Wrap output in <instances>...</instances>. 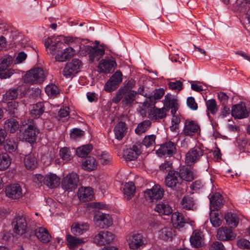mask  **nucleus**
<instances>
[{"mask_svg": "<svg viewBox=\"0 0 250 250\" xmlns=\"http://www.w3.org/2000/svg\"><path fill=\"white\" fill-rule=\"evenodd\" d=\"M133 81H129L128 83V84L131 85L129 87L125 86L120 87L113 98L112 102L115 104H118L122 100V103L124 106H131L135 101L137 95L136 91L130 89L133 87Z\"/></svg>", "mask_w": 250, "mask_h": 250, "instance_id": "1", "label": "nucleus"}, {"mask_svg": "<svg viewBox=\"0 0 250 250\" xmlns=\"http://www.w3.org/2000/svg\"><path fill=\"white\" fill-rule=\"evenodd\" d=\"M165 184L175 192L177 196L181 195L184 192L183 181L180 174L176 171H170L165 178Z\"/></svg>", "mask_w": 250, "mask_h": 250, "instance_id": "2", "label": "nucleus"}, {"mask_svg": "<svg viewBox=\"0 0 250 250\" xmlns=\"http://www.w3.org/2000/svg\"><path fill=\"white\" fill-rule=\"evenodd\" d=\"M46 74L41 67H35L27 71L24 80L26 83L32 84L41 83L45 80Z\"/></svg>", "mask_w": 250, "mask_h": 250, "instance_id": "3", "label": "nucleus"}, {"mask_svg": "<svg viewBox=\"0 0 250 250\" xmlns=\"http://www.w3.org/2000/svg\"><path fill=\"white\" fill-rule=\"evenodd\" d=\"M130 249L136 250L144 248L147 243L146 237L142 232H134L131 233L127 239Z\"/></svg>", "mask_w": 250, "mask_h": 250, "instance_id": "4", "label": "nucleus"}, {"mask_svg": "<svg viewBox=\"0 0 250 250\" xmlns=\"http://www.w3.org/2000/svg\"><path fill=\"white\" fill-rule=\"evenodd\" d=\"M23 139L30 143H34L37 135L39 133V130L35 121L32 119L28 120L27 122L23 125Z\"/></svg>", "mask_w": 250, "mask_h": 250, "instance_id": "5", "label": "nucleus"}, {"mask_svg": "<svg viewBox=\"0 0 250 250\" xmlns=\"http://www.w3.org/2000/svg\"><path fill=\"white\" fill-rule=\"evenodd\" d=\"M204 153V150L202 148L199 146H196L190 149L186 153L185 162L188 166L194 165L200 160Z\"/></svg>", "mask_w": 250, "mask_h": 250, "instance_id": "6", "label": "nucleus"}, {"mask_svg": "<svg viewBox=\"0 0 250 250\" xmlns=\"http://www.w3.org/2000/svg\"><path fill=\"white\" fill-rule=\"evenodd\" d=\"M28 219L26 216L22 215L16 216L12 221L14 232L19 235L24 234L26 231Z\"/></svg>", "mask_w": 250, "mask_h": 250, "instance_id": "7", "label": "nucleus"}, {"mask_svg": "<svg viewBox=\"0 0 250 250\" xmlns=\"http://www.w3.org/2000/svg\"><path fill=\"white\" fill-rule=\"evenodd\" d=\"M164 193L163 188L159 185H155L151 188L145 190L144 196L146 200L155 202L161 199L164 196Z\"/></svg>", "mask_w": 250, "mask_h": 250, "instance_id": "8", "label": "nucleus"}, {"mask_svg": "<svg viewBox=\"0 0 250 250\" xmlns=\"http://www.w3.org/2000/svg\"><path fill=\"white\" fill-rule=\"evenodd\" d=\"M114 235L109 231L101 230L93 238V242L99 246H104L113 242Z\"/></svg>", "mask_w": 250, "mask_h": 250, "instance_id": "9", "label": "nucleus"}, {"mask_svg": "<svg viewBox=\"0 0 250 250\" xmlns=\"http://www.w3.org/2000/svg\"><path fill=\"white\" fill-rule=\"evenodd\" d=\"M83 49L89 54V60L92 62L98 61L105 53L103 46L85 45L83 46Z\"/></svg>", "mask_w": 250, "mask_h": 250, "instance_id": "10", "label": "nucleus"}, {"mask_svg": "<svg viewBox=\"0 0 250 250\" xmlns=\"http://www.w3.org/2000/svg\"><path fill=\"white\" fill-rule=\"evenodd\" d=\"M199 124L194 121L186 120L181 134L186 136L192 137L200 133Z\"/></svg>", "mask_w": 250, "mask_h": 250, "instance_id": "11", "label": "nucleus"}, {"mask_svg": "<svg viewBox=\"0 0 250 250\" xmlns=\"http://www.w3.org/2000/svg\"><path fill=\"white\" fill-rule=\"evenodd\" d=\"M44 45L48 53L51 54H57L60 51L64 46L63 42L58 41L57 39L54 37L48 38L45 41Z\"/></svg>", "mask_w": 250, "mask_h": 250, "instance_id": "12", "label": "nucleus"}, {"mask_svg": "<svg viewBox=\"0 0 250 250\" xmlns=\"http://www.w3.org/2000/svg\"><path fill=\"white\" fill-rule=\"evenodd\" d=\"M79 177L78 175L74 172L67 175L62 180V186L63 189L66 190L72 191L77 187Z\"/></svg>", "mask_w": 250, "mask_h": 250, "instance_id": "13", "label": "nucleus"}, {"mask_svg": "<svg viewBox=\"0 0 250 250\" xmlns=\"http://www.w3.org/2000/svg\"><path fill=\"white\" fill-rule=\"evenodd\" d=\"M116 65L115 60L112 57H106L100 62L98 69L100 72L107 74L113 71Z\"/></svg>", "mask_w": 250, "mask_h": 250, "instance_id": "14", "label": "nucleus"}, {"mask_svg": "<svg viewBox=\"0 0 250 250\" xmlns=\"http://www.w3.org/2000/svg\"><path fill=\"white\" fill-rule=\"evenodd\" d=\"M5 194L7 197L12 199H20L24 195L22 188L19 184L8 185L5 188Z\"/></svg>", "mask_w": 250, "mask_h": 250, "instance_id": "15", "label": "nucleus"}, {"mask_svg": "<svg viewBox=\"0 0 250 250\" xmlns=\"http://www.w3.org/2000/svg\"><path fill=\"white\" fill-rule=\"evenodd\" d=\"M189 242L192 248H202L205 244V237L203 232L198 229L193 230L190 237Z\"/></svg>", "mask_w": 250, "mask_h": 250, "instance_id": "16", "label": "nucleus"}, {"mask_svg": "<svg viewBox=\"0 0 250 250\" xmlns=\"http://www.w3.org/2000/svg\"><path fill=\"white\" fill-rule=\"evenodd\" d=\"M232 116L237 119H243L249 116V112L246 109L245 104L244 102L236 104L231 108Z\"/></svg>", "mask_w": 250, "mask_h": 250, "instance_id": "17", "label": "nucleus"}, {"mask_svg": "<svg viewBox=\"0 0 250 250\" xmlns=\"http://www.w3.org/2000/svg\"><path fill=\"white\" fill-rule=\"evenodd\" d=\"M176 150L175 144L169 141L161 145L160 148L157 150V153L159 155L170 157L175 153Z\"/></svg>", "mask_w": 250, "mask_h": 250, "instance_id": "18", "label": "nucleus"}, {"mask_svg": "<svg viewBox=\"0 0 250 250\" xmlns=\"http://www.w3.org/2000/svg\"><path fill=\"white\" fill-rule=\"evenodd\" d=\"M167 110L166 107H152L148 113V117L151 121H158L164 119L167 115Z\"/></svg>", "mask_w": 250, "mask_h": 250, "instance_id": "19", "label": "nucleus"}, {"mask_svg": "<svg viewBox=\"0 0 250 250\" xmlns=\"http://www.w3.org/2000/svg\"><path fill=\"white\" fill-rule=\"evenodd\" d=\"M164 104L167 111L171 109L172 114H175L178 110V100L171 94L168 93L165 96Z\"/></svg>", "mask_w": 250, "mask_h": 250, "instance_id": "20", "label": "nucleus"}, {"mask_svg": "<svg viewBox=\"0 0 250 250\" xmlns=\"http://www.w3.org/2000/svg\"><path fill=\"white\" fill-rule=\"evenodd\" d=\"M94 219L97 225L100 226L102 223L103 224L101 227L102 228L109 227L113 223L111 216L106 213H99L94 217Z\"/></svg>", "mask_w": 250, "mask_h": 250, "instance_id": "21", "label": "nucleus"}, {"mask_svg": "<svg viewBox=\"0 0 250 250\" xmlns=\"http://www.w3.org/2000/svg\"><path fill=\"white\" fill-rule=\"evenodd\" d=\"M141 153L140 146L134 145L132 147L125 150L123 156L126 161H130L135 160Z\"/></svg>", "mask_w": 250, "mask_h": 250, "instance_id": "22", "label": "nucleus"}, {"mask_svg": "<svg viewBox=\"0 0 250 250\" xmlns=\"http://www.w3.org/2000/svg\"><path fill=\"white\" fill-rule=\"evenodd\" d=\"M165 94L163 89H156L154 91V94L147 97L144 103V105L146 107H149L154 105L156 102V100H159L162 98Z\"/></svg>", "mask_w": 250, "mask_h": 250, "instance_id": "23", "label": "nucleus"}, {"mask_svg": "<svg viewBox=\"0 0 250 250\" xmlns=\"http://www.w3.org/2000/svg\"><path fill=\"white\" fill-rule=\"evenodd\" d=\"M89 229L87 223H74L71 227V231L75 236L81 235L86 232Z\"/></svg>", "mask_w": 250, "mask_h": 250, "instance_id": "24", "label": "nucleus"}, {"mask_svg": "<svg viewBox=\"0 0 250 250\" xmlns=\"http://www.w3.org/2000/svg\"><path fill=\"white\" fill-rule=\"evenodd\" d=\"M189 219L184 217L181 213L174 212L171 216V221L176 228H181L184 227L185 224L188 223Z\"/></svg>", "mask_w": 250, "mask_h": 250, "instance_id": "25", "label": "nucleus"}, {"mask_svg": "<svg viewBox=\"0 0 250 250\" xmlns=\"http://www.w3.org/2000/svg\"><path fill=\"white\" fill-rule=\"evenodd\" d=\"M217 237L220 240L226 241L234 239L235 235L231 229L227 227H221L217 231Z\"/></svg>", "mask_w": 250, "mask_h": 250, "instance_id": "26", "label": "nucleus"}, {"mask_svg": "<svg viewBox=\"0 0 250 250\" xmlns=\"http://www.w3.org/2000/svg\"><path fill=\"white\" fill-rule=\"evenodd\" d=\"M67 247L71 250H75L84 243L83 239L68 234L66 235Z\"/></svg>", "mask_w": 250, "mask_h": 250, "instance_id": "27", "label": "nucleus"}, {"mask_svg": "<svg viewBox=\"0 0 250 250\" xmlns=\"http://www.w3.org/2000/svg\"><path fill=\"white\" fill-rule=\"evenodd\" d=\"M127 127L126 124L120 122L116 124L114 128L115 137L118 140H121L125 136L127 132Z\"/></svg>", "mask_w": 250, "mask_h": 250, "instance_id": "28", "label": "nucleus"}, {"mask_svg": "<svg viewBox=\"0 0 250 250\" xmlns=\"http://www.w3.org/2000/svg\"><path fill=\"white\" fill-rule=\"evenodd\" d=\"M75 51L72 47L66 48L63 52H59L55 56V60L57 62H65L71 58L75 54Z\"/></svg>", "mask_w": 250, "mask_h": 250, "instance_id": "29", "label": "nucleus"}, {"mask_svg": "<svg viewBox=\"0 0 250 250\" xmlns=\"http://www.w3.org/2000/svg\"><path fill=\"white\" fill-rule=\"evenodd\" d=\"M93 191L90 187L83 188L79 189L78 196L81 201L87 202L91 200L93 197Z\"/></svg>", "mask_w": 250, "mask_h": 250, "instance_id": "30", "label": "nucleus"}, {"mask_svg": "<svg viewBox=\"0 0 250 250\" xmlns=\"http://www.w3.org/2000/svg\"><path fill=\"white\" fill-rule=\"evenodd\" d=\"M60 179L55 174L48 173L44 177V184L51 188L57 187L60 184Z\"/></svg>", "mask_w": 250, "mask_h": 250, "instance_id": "31", "label": "nucleus"}, {"mask_svg": "<svg viewBox=\"0 0 250 250\" xmlns=\"http://www.w3.org/2000/svg\"><path fill=\"white\" fill-rule=\"evenodd\" d=\"M210 207L215 209L220 208L223 205L224 201L223 196L218 192L215 193L209 198Z\"/></svg>", "mask_w": 250, "mask_h": 250, "instance_id": "32", "label": "nucleus"}, {"mask_svg": "<svg viewBox=\"0 0 250 250\" xmlns=\"http://www.w3.org/2000/svg\"><path fill=\"white\" fill-rule=\"evenodd\" d=\"M35 235L43 243L49 242L51 239V235L47 229L43 227H40L36 229Z\"/></svg>", "mask_w": 250, "mask_h": 250, "instance_id": "33", "label": "nucleus"}, {"mask_svg": "<svg viewBox=\"0 0 250 250\" xmlns=\"http://www.w3.org/2000/svg\"><path fill=\"white\" fill-rule=\"evenodd\" d=\"M18 140L17 138H8L6 140L4 144V149L9 153L16 152L18 150Z\"/></svg>", "mask_w": 250, "mask_h": 250, "instance_id": "34", "label": "nucleus"}, {"mask_svg": "<svg viewBox=\"0 0 250 250\" xmlns=\"http://www.w3.org/2000/svg\"><path fill=\"white\" fill-rule=\"evenodd\" d=\"M180 176L182 180L190 182L196 178V174L190 167H187L180 169Z\"/></svg>", "mask_w": 250, "mask_h": 250, "instance_id": "35", "label": "nucleus"}, {"mask_svg": "<svg viewBox=\"0 0 250 250\" xmlns=\"http://www.w3.org/2000/svg\"><path fill=\"white\" fill-rule=\"evenodd\" d=\"M135 190V187L132 182L125 183L123 189L125 198L127 200L132 198L134 195Z\"/></svg>", "mask_w": 250, "mask_h": 250, "instance_id": "36", "label": "nucleus"}, {"mask_svg": "<svg viewBox=\"0 0 250 250\" xmlns=\"http://www.w3.org/2000/svg\"><path fill=\"white\" fill-rule=\"evenodd\" d=\"M97 167V162L93 157H86L83 162L82 167L84 170L92 171L95 170Z\"/></svg>", "mask_w": 250, "mask_h": 250, "instance_id": "37", "label": "nucleus"}, {"mask_svg": "<svg viewBox=\"0 0 250 250\" xmlns=\"http://www.w3.org/2000/svg\"><path fill=\"white\" fill-rule=\"evenodd\" d=\"M21 91V87L18 86L15 88H11L3 96V100L5 102H8L10 100L16 99L18 95L19 92Z\"/></svg>", "mask_w": 250, "mask_h": 250, "instance_id": "38", "label": "nucleus"}, {"mask_svg": "<svg viewBox=\"0 0 250 250\" xmlns=\"http://www.w3.org/2000/svg\"><path fill=\"white\" fill-rule=\"evenodd\" d=\"M44 111V104L42 102H38L33 105V108L31 110L30 114L35 118H39Z\"/></svg>", "mask_w": 250, "mask_h": 250, "instance_id": "39", "label": "nucleus"}, {"mask_svg": "<svg viewBox=\"0 0 250 250\" xmlns=\"http://www.w3.org/2000/svg\"><path fill=\"white\" fill-rule=\"evenodd\" d=\"M19 123L14 119L7 120L4 124V129L12 133H14L19 128Z\"/></svg>", "mask_w": 250, "mask_h": 250, "instance_id": "40", "label": "nucleus"}, {"mask_svg": "<svg viewBox=\"0 0 250 250\" xmlns=\"http://www.w3.org/2000/svg\"><path fill=\"white\" fill-rule=\"evenodd\" d=\"M24 163L27 169H34L37 165L36 158L33 154L26 155L24 158Z\"/></svg>", "mask_w": 250, "mask_h": 250, "instance_id": "41", "label": "nucleus"}, {"mask_svg": "<svg viewBox=\"0 0 250 250\" xmlns=\"http://www.w3.org/2000/svg\"><path fill=\"white\" fill-rule=\"evenodd\" d=\"M155 210L161 215H168L172 213V209L167 204L160 203L156 205Z\"/></svg>", "mask_w": 250, "mask_h": 250, "instance_id": "42", "label": "nucleus"}, {"mask_svg": "<svg viewBox=\"0 0 250 250\" xmlns=\"http://www.w3.org/2000/svg\"><path fill=\"white\" fill-rule=\"evenodd\" d=\"M183 209L186 210H193L195 208L194 202L192 197L188 196H185L181 202Z\"/></svg>", "mask_w": 250, "mask_h": 250, "instance_id": "43", "label": "nucleus"}, {"mask_svg": "<svg viewBox=\"0 0 250 250\" xmlns=\"http://www.w3.org/2000/svg\"><path fill=\"white\" fill-rule=\"evenodd\" d=\"M11 164V159L6 153L0 154V170L3 171L7 169Z\"/></svg>", "mask_w": 250, "mask_h": 250, "instance_id": "44", "label": "nucleus"}, {"mask_svg": "<svg viewBox=\"0 0 250 250\" xmlns=\"http://www.w3.org/2000/svg\"><path fill=\"white\" fill-rule=\"evenodd\" d=\"M227 224L231 227L235 228L237 226L239 220L236 214L231 212L227 213L225 217Z\"/></svg>", "mask_w": 250, "mask_h": 250, "instance_id": "45", "label": "nucleus"}, {"mask_svg": "<svg viewBox=\"0 0 250 250\" xmlns=\"http://www.w3.org/2000/svg\"><path fill=\"white\" fill-rule=\"evenodd\" d=\"M151 122L149 120H146L139 123L135 129V132L138 134L145 133L150 127Z\"/></svg>", "mask_w": 250, "mask_h": 250, "instance_id": "46", "label": "nucleus"}, {"mask_svg": "<svg viewBox=\"0 0 250 250\" xmlns=\"http://www.w3.org/2000/svg\"><path fill=\"white\" fill-rule=\"evenodd\" d=\"M92 149V146L91 145H84L77 148L76 153L78 156L84 157L91 152Z\"/></svg>", "mask_w": 250, "mask_h": 250, "instance_id": "47", "label": "nucleus"}, {"mask_svg": "<svg viewBox=\"0 0 250 250\" xmlns=\"http://www.w3.org/2000/svg\"><path fill=\"white\" fill-rule=\"evenodd\" d=\"M173 236V230L170 228H164L159 232V236L165 241L171 239Z\"/></svg>", "mask_w": 250, "mask_h": 250, "instance_id": "48", "label": "nucleus"}, {"mask_svg": "<svg viewBox=\"0 0 250 250\" xmlns=\"http://www.w3.org/2000/svg\"><path fill=\"white\" fill-rule=\"evenodd\" d=\"M7 106L6 110L8 113L13 117L16 116L18 113V103L13 101L11 102H7Z\"/></svg>", "mask_w": 250, "mask_h": 250, "instance_id": "49", "label": "nucleus"}, {"mask_svg": "<svg viewBox=\"0 0 250 250\" xmlns=\"http://www.w3.org/2000/svg\"><path fill=\"white\" fill-rule=\"evenodd\" d=\"M13 61L12 57L10 55H5L0 59V69H7Z\"/></svg>", "mask_w": 250, "mask_h": 250, "instance_id": "50", "label": "nucleus"}, {"mask_svg": "<svg viewBox=\"0 0 250 250\" xmlns=\"http://www.w3.org/2000/svg\"><path fill=\"white\" fill-rule=\"evenodd\" d=\"M156 136L152 134L146 136L143 140V144L146 147H153L155 145Z\"/></svg>", "mask_w": 250, "mask_h": 250, "instance_id": "51", "label": "nucleus"}, {"mask_svg": "<svg viewBox=\"0 0 250 250\" xmlns=\"http://www.w3.org/2000/svg\"><path fill=\"white\" fill-rule=\"evenodd\" d=\"M206 105L208 111L212 114H215L217 110L218 107L216 102L214 99H210L206 101Z\"/></svg>", "mask_w": 250, "mask_h": 250, "instance_id": "52", "label": "nucleus"}, {"mask_svg": "<svg viewBox=\"0 0 250 250\" xmlns=\"http://www.w3.org/2000/svg\"><path fill=\"white\" fill-rule=\"evenodd\" d=\"M210 221L213 227H218L221 225L222 220L219 217L218 213L211 212L210 213Z\"/></svg>", "mask_w": 250, "mask_h": 250, "instance_id": "53", "label": "nucleus"}, {"mask_svg": "<svg viewBox=\"0 0 250 250\" xmlns=\"http://www.w3.org/2000/svg\"><path fill=\"white\" fill-rule=\"evenodd\" d=\"M45 91L48 96H56L60 93L59 88L55 84H49L46 86Z\"/></svg>", "mask_w": 250, "mask_h": 250, "instance_id": "54", "label": "nucleus"}, {"mask_svg": "<svg viewBox=\"0 0 250 250\" xmlns=\"http://www.w3.org/2000/svg\"><path fill=\"white\" fill-rule=\"evenodd\" d=\"M66 64H67V67L71 69V71H75L77 73L82 65V62L79 59H74L70 62Z\"/></svg>", "mask_w": 250, "mask_h": 250, "instance_id": "55", "label": "nucleus"}, {"mask_svg": "<svg viewBox=\"0 0 250 250\" xmlns=\"http://www.w3.org/2000/svg\"><path fill=\"white\" fill-rule=\"evenodd\" d=\"M60 154L61 158L66 161L70 160L72 158V155L70 149L67 147H63L61 149Z\"/></svg>", "mask_w": 250, "mask_h": 250, "instance_id": "56", "label": "nucleus"}, {"mask_svg": "<svg viewBox=\"0 0 250 250\" xmlns=\"http://www.w3.org/2000/svg\"><path fill=\"white\" fill-rule=\"evenodd\" d=\"M173 116L171 119V125L170 126V130L172 131H175L179 128V124L181 120L180 117L175 114H172Z\"/></svg>", "mask_w": 250, "mask_h": 250, "instance_id": "57", "label": "nucleus"}, {"mask_svg": "<svg viewBox=\"0 0 250 250\" xmlns=\"http://www.w3.org/2000/svg\"><path fill=\"white\" fill-rule=\"evenodd\" d=\"M168 87L171 90H174L178 92L181 91L183 88V83L180 81L175 82H170L168 83Z\"/></svg>", "mask_w": 250, "mask_h": 250, "instance_id": "58", "label": "nucleus"}, {"mask_svg": "<svg viewBox=\"0 0 250 250\" xmlns=\"http://www.w3.org/2000/svg\"><path fill=\"white\" fill-rule=\"evenodd\" d=\"M15 71L12 69H0V78L1 79L10 78Z\"/></svg>", "mask_w": 250, "mask_h": 250, "instance_id": "59", "label": "nucleus"}, {"mask_svg": "<svg viewBox=\"0 0 250 250\" xmlns=\"http://www.w3.org/2000/svg\"><path fill=\"white\" fill-rule=\"evenodd\" d=\"M111 160V157L107 152H104L100 156V161L103 165L109 164Z\"/></svg>", "mask_w": 250, "mask_h": 250, "instance_id": "60", "label": "nucleus"}, {"mask_svg": "<svg viewBox=\"0 0 250 250\" xmlns=\"http://www.w3.org/2000/svg\"><path fill=\"white\" fill-rule=\"evenodd\" d=\"M119 86L116 83L114 82H111L110 80H108V81L105 83L104 89L108 92H112L115 90Z\"/></svg>", "mask_w": 250, "mask_h": 250, "instance_id": "61", "label": "nucleus"}, {"mask_svg": "<svg viewBox=\"0 0 250 250\" xmlns=\"http://www.w3.org/2000/svg\"><path fill=\"white\" fill-rule=\"evenodd\" d=\"M119 84L122 81V74L121 71H117L108 80Z\"/></svg>", "mask_w": 250, "mask_h": 250, "instance_id": "62", "label": "nucleus"}, {"mask_svg": "<svg viewBox=\"0 0 250 250\" xmlns=\"http://www.w3.org/2000/svg\"><path fill=\"white\" fill-rule=\"evenodd\" d=\"M237 246L241 249H250V242L247 239H240L237 241Z\"/></svg>", "mask_w": 250, "mask_h": 250, "instance_id": "63", "label": "nucleus"}, {"mask_svg": "<svg viewBox=\"0 0 250 250\" xmlns=\"http://www.w3.org/2000/svg\"><path fill=\"white\" fill-rule=\"evenodd\" d=\"M209 250H225V247L223 244L219 241L213 242L210 246Z\"/></svg>", "mask_w": 250, "mask_h": 250, "instance_id": "64", "label": "nucleus"}]
</instances>
